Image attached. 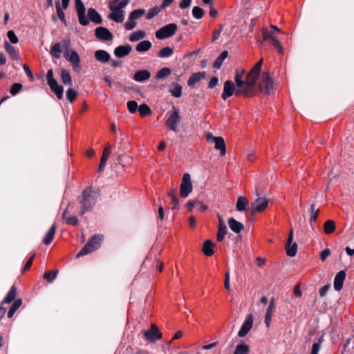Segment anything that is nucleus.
I'll use <instances>...</instances> for the list:
<instances>
[{
  "label": "nucleus",
  "mask_w": 354,
  "mask_h": 354,
  "mask_svg": "<svg viewBox=\"0 0 354 354\" xmlns=\"http://www.w3.org/2000/svg\"><path fill=\"white\" fill-rule=\"evenodd\" d=\"M55 8L58 18L64 24L65 26H67V22L65 19V14L64 12L63 9H62L61 8V5L59 0L55 2Z\"/></svg>",
  "instance_id": "nucleus-39"
},
{
  "label": "nucleus",
  "mask_w": 354,
  "mask_h": 354,
  "mask_svg": "<svg viewBox=\"0 0 354 354\" xmlns=\"http://www.w3.org/2000/svg\"><path fill=\"white\" fill-rule=\"evenodd\" d=\"M151 48V43L148 40H144L140 41L136 46V50L138 52H145L149 50Z\"/></svg>",
  "instance_id": "nucleus-35"
},
{
  "label": "nucleus",
  "mask_w": 354,
  "mask_h": 354,
  "mask_svg": "<svg viewBox=\"0 0 354 354\" xmlns=\"http://www.w3.org/2000/svg\"><path fill=\"white\" fill-rule=\"evenodd\" d=\"M7 37L12 44H17L19 41V39L13 30L8 31Z\"/></svg>",
  "instance_id": "nucleus-56"
},
{
  "label": "nucleus",
  "mask_w": 354,
  "mask_h": 354,
  "mask_svg": "<svg viewBox=\"0 0 354 354\" xmlns=\"http://www.w3.org/2000/svg\"><path fill=\"white\" fill-rule=\"evenodd\" d=\"M227 226L226 225H222L218 226V232L216 234V239L218 241H222L227 234Z\"/></svg>",
  "instance_id": "nucleus-43"
},
{
  "label": "nucleus",
  "mask_w": 354,
  "mask_h": 354,
  "mask_svg": "<svg viewBox=\"0 0 354 354\" xmlns=\"http://www.w3.org/2000/svg\"><path fill=\"white\" fill-rule=\"evenodd\" d=\"M145 35H146V34L144 31H142V30L136 31V32H133L130 35L129 39L131 41H136L141 39H143L145 37Z\"/></svg>",
  "instance_id": "nucleus-44"
},
{
  "label": "nucleus",
  "mask_w": 354,
  "mask_h": 354,
  "mask_svg": "<svg viewBox=\"0 0 354 354\" xmlns=\"http://www.w3.org/2000/svg\"><path fill=\"white\" fill-rule=\"evenodd\" d=\"M56 229H57V225L55 223H54L50 227V228L48 230V231L46 232V234L43 239V242L44 243L45 245H48L52 242V241L54 238L55 234Z\"/></svg>",
  "instance_id": "nucleus-31"
},
{
  "label": "nucleus",
  "mask_w": 354,
  "mask_h": 354,
  "mask_svg": "<svg viewBox=\"0 0 354 354\" xmlns=\"http://www.w3.org/2000/svg\"><path fill=\"white\" fill-rule=\"evenodd\" d=\"M21 304H22L21 299H17L14 301L10 308L12 309L13 310L17 311V310L21 306Z\"/></svg>",
  "instance_id": "nucleus-61"
},
{
  "label": "nucleus",
  "mask_w": 354,
  "mask_h": 354,
  "mask_svg": "<svg viewBox=\"0 0 354 354\" xmlns=\"http://www.w3.org/2000/svg\"><path fill=\"white\" fill-rule=\"evenodd\" d=\"M178 29L176 24H169L164 26L156 32V37L158 39H165L173 36Z\"/></svg>",
  "instance_id": "nucleus-8"
},
{
  "label": "nucleus",
  "mask_w": 354,
  "mask_h": 354,
  "mask_svg": "<svg viewBox=\"0 0 354 354\" xmlns=\"http://www.w3.org/2000/svg\"><path fill=\"white\" fill-rule=\"evenodd\" d=\"M205 72H198L194 73L192 75L188 81L187 84L189 86H193L196 83H198L201 80L205 78Z\"/></svg>",
  "instance_id": "nucleus-29"
},
{
  "label": "nucleus",
  "mask_w": 354,
  "mask_h": 354,
  "mask_svg": "<svg viewBox=\"0 0 354 354\" xmlns=\"http://www.w3.org/2000/svg\"><path fill=\"white\" fill-rule=\"evenodd\" d=\"M193 186L189 174H184L180 185V194L183 198H187L192 192Z\"/></svg>",
  "instance_id": "nucleus-9"
},
{
  "label": "nucleus",
  "mask_w": 354,
  "mask_h": 354,
  "mask_svg": "<svg viewBox=\"0 0 354 354\" xmlns=\"http://www.w3.org/2000/svg\"><path fill=\"white\" fill-rule=\"evenodd\" d=\"M17 288L15 286H12L10 289L9 292L2 301V304H10L17 297Z\"/></svg>",
  "instance_id": "nucleus-32"
},
{
  "label": "nucleus",
  "mask_w": 354,
  "mask_h": 354,
  "mask_svg": "<svg viewBox=\"0 0 354 354\" xmlns=\"http://www.w3.org/2000/svg\"><path fill=\"white\" fill-rule=\"evenodd\" d=\"M322 342V338H320L319 339L318 342H315L313 344L312 348H311L310 354H318L319 353L320 348H321Z\"/></svg>",
  "instance_id": "nucleus-54"
},
{
  "label": "nucleus",
  "mask_w": 354,
  "mask_h": 354,
  "mask_svg": "<svg viewBox=\"0 0 354 354\" xmlns=\"http://www.w3.org/2000/svg\"><path fill=\"white\" fill-rule=\"evenodd\" d=\"M61 80L65 85H72V78L70 73L63 69L61 71Z\"/></svg>",
  "instance_id": "nucleus-36"
},
{
  "label": "nucleus",
  "mask_w": 354,
  "mask_h": 354,
  "mask_svg": "<svg viewBox=\"0 0 354 354\" xmlns=\"http://www.w3.org/2000/svg\"><path fill=\"white\" fill-rule=\"evenodd\" d=\"M88 16L90 20L96 24H101L102 22L101 16L94 8H91L88 10Z\"/></svg>",
  "instance_id": "nucleus-30"
},
{
  "label": "nucleus",
  "mask_w": 354,
  "mask_h": 354,
  "mask_svg": "<svg viewBox=\"0 0 354 354\" xmlns=\"http://www.w3.org/2000/svg\"><path fill=\"white\" fill-rule=\"evenodd\" d=\"M64 57L67 61L71 63L75 68L80 67V57L76 51L67 50L64 53Z\"/></svg>",
  "instance_id": "nucleus-17"
},
{
  "label": "nucleus",
  "mask_w": 354,
  "mask_h": 354,
  "mask_svg": "<svg viewBox=\"0 0 354 354\" xmlns=\"http://www.w3.org/2000/svg\"><path fill=\"white\" fill-rule=\"evenodd\" d=\"M262 39L263 41H268L269 44L272 45L279 53L281 54L283 53V48L281 42L272 31H270L268 29H263Z\"/></svg>",
  "instance_id": "nucleus-7"
},
{
  "label": "nucleus",
  "mask_w": 354,
  "mask_h": 354,
  "mask_svg": "<svg viewBox=\"0 0 354 354\" xmlns=\"http://www.w3.org/2000/svg\"><path fill=\"white\" fill-rule=\"evenodd\" d=\"M151 77V73L147 70H140L136 72L133 75V80L138 82H142L149 80Z\"/></svg>",
  "instance_id": "nucleus-23"
},
{
  "label": "nucleus",
  "mask_w": 354,
  "mask_h": 354,
  "mask_svg": "<svg viewBox=\"0 0 354 354\" xmlns=\"http://www.w3.org/2000/svg\"><path fill=\"white\" fill-rule=\"evenodd\" d=\"M215 245L211 240H206L203 243V252L207 257H211L214 253Z\"/></svg>",
  "instance_id": "nucleus-26"
},
{
  "label": "nucleus",
  "mask_w": 354,
  "mask_h": 354,
  "mask_svg": "<svg viewBox=\"0 0 354 354\" xmlns=\"http://www.w3.org/2000/svg\"><path fill=\"white\" fill-rule=\"evenodd\" d=\"M46 79L48 86L52 92H53L59 100L62 99L64 88L58 84L57 81L53 77V72L52 69L48 71Z\"/></svg>",
  "instance_id": "nucleus-6"
},
{
  "label": "nucleus",
  "mask_w": 354,
  "mask_h": 354,
  "mask_svg": "<svg viewBox=\"0 0 354 354\" xmlns=\"http://www.w3.org/2000/svg\"><path fill=\"white\" fill-rule=\"evenodd\" d=\"M23 88L21 83L13 84L10 88V93L12 95H16Z\"/></svg>",
  "instance_id": "nucleus-49"
},
{
  "label": "nucleus",
  "mask_w": 354,
  "mask_h": 354,
  "mask_svg": "<svg viewBox=\"0 0 354 354\" xmlns=\"http://www.w3.org/2000/svg\"><path fill=\"white\" fill-rule=\"evenodd\" d=\"M310 211H311V215H310V221L312 223V222H315L317 219V217L319 214V209H315V205L314 203H313L310 206Z\"/></svg>",
  "instance_id": "nucleus-51"
},
{
  "label": "nucleus",
  "mask_w": 354,
  "mask_h": 354,
  "mask_svg": "<svg viewBox=\"0 0 354 354\" xmlns=\"http://www.w3.org/2000/svg\"><path fill=\"white\" fill-rule=\"evenodd\" d=\"M257 198L251 203V214H254L257 212H262L268 207L269 199L264 196H261L258 191H256Z\"/></svg>",
  "instance_id": "nucleus-5"
},
{
  "label": "nucleus",
  "mask_w": 354,
  "mask_h": 354,
  "mask_svg": "<svg viewBox=\"0 0 354 354\" xmlns=\"http://www.w3.org/2000/svg\"><path fill=\"white\" fill-rule=\"evenodd\" d=\"M174 53L173 48L171 47L167 46L162 48L158 53V57L161 58L169 57L171 56Z\"/></svg>",
  "instance_id": "nucleus-42"
},
{
  "label": "nucleus",
  "mask_w": 354,
  "mask_h": 354,
  "mask_svg": "<svg viewBox=\"0 0 354 354\" xmlns=\"http://www.w3.org/2000/svg\"><path fill=\"white\" fill-rule=\"evenodd\" d=\"M100 197V192L97 189L88 187L84 189L78 198L80 205L79 214L82 216L92 211Z\"/></svg>",
  "instance_id": "nucleus-2"
},
{
  "label": "nucleus",
  "mask_w": 354,
  "mask_h": 354,
  "mask_svg": "<svg viewBox=\"0 0 354 354\" xmlns=\"http://www.w3.org/2000/svg\"><path fill=\"white\" fill-rule=\"evenodd\" d=\"M250 351L249 346L245 344H240L236 346L234 354H248Z\"/></svg>",
  "instance_id": "nucleus-41"
},
{
  "label": "nucleus",
  "mask_w": 354,
  "mask_h": 354,
  "mask_svg": "<svg viewBox=\"0 0 354 354\" xmlns=\"http://www.w3.org/2000/svg\"><path fill=\"white\" fill-rule=\"evenodd\" d=\"M330 254V251L329 249H324L320 254V258L322 261H324L328 256Z\"/></svg>",
  "instance_id": "nucleus-64"
},
{
  "label": "nucleus",
  "mask_w": 354,
  "mask_h": 354,
  "mask_svg": "<svg viewBox=\"0 0 354 354\" xmlns=\"http://www.w3.org/2000/svg\"><path fill=\"white\" fill-rule=\"evenodd\" d=\"M145 13V10L142 8L136 9L133 10L129 17V21H127L124 24V28L127 30L133 29L137 24L134 21L141 17Z\"/></svg>",
  "instance_id": "nucleus-10"
},
{
  "label": "nucleus",
  "mask_w": 354,
  "mask_h": 354,
  "mask_svg": "<svg viewBox=\"0 0 354 354\" xmlns=\"http://www.w3.org/2000/svg\"><path fill=\"white\" fill-rule=\"evenodd\" d=\"M95 58L102 63H106L109 61L111 56L109 53L104 50H97L95 53Z\"/></svg>",
  "instance_id": "nucleus-28"
},
{
  "label": "nucleus",
  "mask_w": 354,
  "mask_h": 354,
  "mask_svg": "<svg viewBox=\"0 0 354 354\" xmlns=\"http://www.w3.org/2000/svg\"><path fill=\"white\" fill-rule=\"evenodd\" d=\"M77 95V92L72 88H70L66 91V97L71 103L75 100Z\"/></svg>",
  "instance_id": "nucleus-46"
},
{
  "label": "nucleus",
  "mask_w": 354,
  "mask_h": 354,
  "mask_svg": "<svg viewBox=\"0 0 354 354\" xmlns=\"http://www.w3.org/2000/svg\"><path fill=\"white\" fill-rule=\"evenodd\" d=\"M228 225L230 230L236 234L240 233L244 229V225L232 217L228 219Z\"/></svg>",
  "instance_id": "nucleus-22"
},
{
  "label": "nucleus",
  "mask_w": 354,
  "mask_h": 354,
  "mask_svg": "<svg viewBox=\"0 0 354 354\" xmlns=\"http://www.w3.org/2000/svg\"><path fill=\"white\" fill-rule=\"evenodd\" d=\"M69 212V206H68L62 214V218L67 225H77L79 223L77 217L75 216H68V214Z\"/></svg>",
  "instance_id": "nucleus-21"
},
{
  "label": "nucleus",
  "mask_w": 354,
  "mask_h": 354,
  "mask_svg": "<svg viewBox=\"0 0 354 354\" xmlns=\"http://www.w3.org/2000/svg\"><path fill=\"white\" fill-rule=\"evenodd\" d=\"M23 68H24L27 76L30 78V81L33 82L34 81V75H33L31 70L30 69V68L25 64L23 65Z\"/></svg>",
  "instance_id": "nucleus-60"
},
{
  "label": "nucleus",
  "mask_w": 354,
  "mask_h": 354,
  "mask_svg": "<svg viewBox=\"0 0 354 354\" xmlns=\"http://www.w3.org/2000/svg\"><path fill=\"white\" fill-rule=\"evenodd\" d=\"M127 108L131 113H134L138 109V103L134 100L129 101L127 102Z\"/></svg>",
  "instance_id": "nucleus-55"
},
{
  "label": "nucleus",
  "mask_w": 354,
  "mask_h": 354,
  "mask_svg": "<svg viewBox=\"0 0 354 354\" xmlns=\"http://www.w3.org/2000/svg\"><path fill=\"white\" fill-rule=\"evenodd\" d=\"M346 278V272L341 270L335 277L334 279V288L337 291H339L342 289L343 283Z\"/></svg>",
  "instance_id": "nucleus-20"
},
{
  "label": "nucleus",
  "mask_w": 354,
  "mask_h": 354,
  "mask_svg": "<svg viewBox=\"0 0 354 354\" xmlns=\"http://www.w3.org/2000/svg\"><path fill=\"white\" fill-rule=\"evenodd\" d=\"M61 45L59 43H56L55 45H53L50 50V54L55 57L56 59H59L61 57Z\"/></svg>",
  "instance_id": "nucleus-38"
},
{
  "label": "nucleus",
  "mask_w": 354,
  "mask_h": 354,
  "mask_svg": "<svg viewBox=\"0 0 354 354\" xmlns=\"http://www.w3.org/2000/svg\"><path fill=\"white\" fill-rule=\"evenodd\" d=\"M235 87L234 83L230 80H227L224 83L223 91L222 93V98L226 100L228 97H231L234 93L235 94Z\"/></svg>",
  "instance_id": "nucleus-18"
},
{
  "label": "nucleus",
  "mask_w": 354,
  "mask_h": 354,
  "mask_svg": "<svg viewBox=\"0 0 354 354\" xmlns=\"http://www.w3.org/2000/svg\"><path fill=\"white\" fill-rule=\"evenodd\" d=\"M111 153V146L108 145L104 149L98 168V171H102L106 164V161Z\"/></svg>",
  "instance_id": "nucleus-27"
},
{
  "label": "nucleus",
  "mask_w": 354,
  "mask_h": 354,
  "mask_svg": "<svg viewBox=\"0 0 354 354\" xmlns=\"http://www.w3.org/2000/svg\"><path fill=\"white\" fill-rule=\"evenodd\" d=\"M253 326V316L250 314L247 316L245 322L242 324L241 329L239 331V336L241 337H245L248 332L251 330Z\"/></svg>",
  "instance_id": "nucleus-16"
},
{
  "label": "nucleus",
  "mask_w": 354,
  "mask_h": 354,
  "mask_svg": "<svg viewBox=\"0 0 354 354\" xmlns=\"http://www.w3.org/2000/svg\"><path fill=\"white\" fill-rule=\"evenodd\" d=\"M248 200L244 196H239L237 198L236 208L239 212H243L248 205Z\"/></svg>",
  "instance_id": "nucleus-33"
},
{
  "label": "nucleus",
  "mask_w": 354,
  "mask_h": 354,
  "mask_svg": "<svg viewBox=\"0 0 354 354\" xmlns=\"http://www.w3.org/2000/svg\"><path fill=\"white\" fill-rule=\"evenodd\" d=\"M171 70L168 67H163L161 69H160L156 75V78L157 80H161L163 78H165L171 75Z\"/></svg>",
  "instance_id": "nucleus-40"
},
{
  "label": "nucleus",
  "mask_w": 354,
  "mask_h": 354,
  "mask_svg": "<svg viewBox=\"0 0 354 354\" xmlns=\"http://www.w3.org/2000/svg\"><path fill=\"white\" fill-rule=\"evenodd\" d=\"M79 22L82 26H87L89 24V21L86 18L85 13L77 15Z\"/></svg>",
  "instance_id": "nucleus-58"
},
{
  "label": "nucleus",
  "mask_w": 354,
  "mask_h": 354,
  "mask_svg": "<svg viewBox=\"0 0 354 354\" xmlns=\"http://www.w3.org/2000/svg\"><path fill=\"white\" fill-rule=\"evenodd\" d=\"M145 338L150 342H155L162 337V333L156 324H152L150 329L144 331Z\"/></svg>",
  "instance_id": "nucleus-12"
},
{
  "label": "nucleus",
  "mask_w": 354,
  "mask_h": 354,
  "mask_svg": "<svg viewBox=\"0 0 354 354\" xmlns=\"http://www.w3.org/2000/svg\"><path fill=\"white\" fill-rule=\"evenodd\" d=\"M162 10V8L160 6L159 7H154L149 10L147 15V19H151L153 18L155 16H156L160 11Z\"/></svg>",
  "instance_id": "nucleus-48"
},
{
  "label": "nucleus",
  "mask_w": 354,
  "mask_h": 354,
  "mask_svg": "<svg viewBox=\"0 0 354 354\" xmlns=\"http://www.w3.org/2000/svg\"><path fill=\"white\" fill-rule=\"evenodd\" d=\"M75 8L77 15L85 13L86 9L82 0H75Z\"/></svg>",
  "instance_id": "nucleus-53"
},
{
  "label": "nucleus",
  "mask_w": 354,
  "mask_h": 354,
  "mask_svg": "<svg viewBox=\"0 0 354 354\" xmlns=\"http://www.w3.org/2000/svg\"><path fill=\"white\" fill-rule=\"evenodd\" d=\"M274 308V297H272L270 301L268 307L266 310V315L272 316Z\"/></svg>",
  "instance_id": "nucleus-57"
},
{
  "label": "nucleus",
  "mask_w": 354,
  "mask_h": 354,
  "mask_svg": "<svg viewBox=\"0 0 354 354\" xmlns=\"http://www.w3.org/2000/svg\"><path fill=\"white\" fill-rule=\"evenodd\" d=\"M224 286L227 290L230 291L231 290L229 272H226L225 274Z\"/></svg>",
  "instance_id": "nucleus-59"
},
{
  "label": "nucleus",
  "mask_w": 354,
  "mask_h": 354,
  "mask_svg": "<svg viewBox=\"0 0 354 354\" xmlns=\"http://www.w3.org/2000/svg\"><path fill=\"white\" fill-rule=\"evenodd\" d=\"M214 148L220 151V154L223 156L226 153L225 142L223 137L218 136L214 139Z\"/></svg>",
  "instance_id": "nucleus-24"
},
{
  "label": "nucleus",
  "mask_w": 354,
  "mask_h": 354,
  "mask_svg": "<svg viewBox=\"0 0 354 354\" xmlns=\"http://www.w3.org/2000/svg\"><path fill=\"white\" fill-rule=\"evenodd\" d=\"M140 115L141 117L146 116L151 113L150 108L145 104H141L138 108Z\"/></svg>",
  "instance_id": "nucleus-50"
},
{
  "label": "nucleus",
  "mask_w": 354,
  "mask_h": 354,
  "mask_svg": "<svg viewBox=\"0 0 354 354\" xmlns=\"http://www.w3.org/2000/svg\"><path fill=\"white\" fill-rule=\"evenodd\" d=\"M192 15L195 19H200L204 15V10L199 6H194L192 9Z\"/></svg>",
  "instance_id": "nucleus-45"
},
{
  "label": "nucleus",
  "mask_w": 354,
  "mask_h": 354,
  "mask_svg": "<svg viewBox=\"0 0 354 354\" xmlns=\"http://www.w3.org/2000/svg\"><path fill=\"white\" fill-rule=\"evenodd\" d=\"M95 37L101 41H111L113 39V34L104 27H97L95 30Z\"/></svg>",
  "instance_id": "nucleus-15"
},
{
  "label": "nucleus",
  "mask_w": 354,
  "mask_h": 354,
  "mask_svg": "<svg viewBox=\"0 0 354 354\" xmlns=\"http://www.w3.org/2000/svg\"><path fill=\"white\" fill-rule=\"evenodd\" d=\"M227 55H228V53L227 50L223 51L221 53V55L217 57V59L214 61V64H213L214 68H215L216 69H219L221 67V66L223 63V61L226 59Z\"/></svg>",
  "instance_id": "nucleus-34"
},
{
  "label": "nucleus",
  "mask_w": 354,
  "mask_h": 354,
  "mask_svg": "<svg viewBox=\"0 0 354 354\" xmlns=\"http://www.w3.org/2000/svg\"><path fill=\"white\" fill-rule=\"evenodd\" d=\"M129 0H113L109 2V8L111 10L108 19L116 23H122L124 20L125 12L124 8L129 3Z\"/></svg>",
  "instance_id": "nucleus-3"
},
{
  "label": "nucleus",
  "mask_w": 354,
  "mask_h": 354,
  "mask_svg": "<svg viewBox=\"0 0 354 354\" xmlns=\"http://www.w3.org/2000/svg\"><path fill=\"white\" fill-rule=\"evenodd\" d=\"M192 0H182L180 3V8L182 9L187 8L190 6Z\"/></svg>",
  "instance_id": "nucleus-63"
},
{
  "label": "nucleus",
  "mask_w": 354,
  "mask_h": 354,
  "mask_svg": "<svg viewBox=\"0 0 354 354\" xmlns=\"http://www.w3.org/2000/svg\"><path fill=\"white\" fill-rule=\"evenodd\" d=\"M173 113L170 115L165 122V125L171 131L177 132L178 124L180 122V116L178 111L175 106H173Z\"/></svg>",
  "instance_id": "nucleus-11"
},
{
  "label": "nucleus",
  "mask_w": 354,
  "mask_h": 354,
  "mask_svg": "<svg viewBox=\"0 0 354 354\" xmlns=\"http://www.w3.org/2000/svg\"><path fill=\"white\" fill-rule=\"evenodd\" d=\"M218 84V78L217 77H212L208 84L209 88H214Z\"/></svg>",
  "instance_id": "nucleus-62"
},
{
  "label": "nucleus",
  "mask_w": 354,
  "mask_h": 354,
  "mask_svg": "<svg viewBox=\"0 0 354 354\" xmlns=\"http://www.w3.org/2000/svg\"><path fill=\"white\" fill-rule=\"evenodd\" d=\"M293 240V232L290 230L289 236L286 245V254L289 257H295L297 252V244L296 243H292Z\"/></svg>",
  "instance_id": "nucleus-14"
},
{
  "label": "nucleus",
  "mask_w": 354,
  "mask_h": 354,
  "mask_svg": "<svg viewBox=\"0 0 354 354\" xmlns=\"http://www.w3.org/2000/svg\"><path fill=\"white\" fill-rule=\"evenodd\" d=\"M262 64L263 59H261L248 73L245 81L242 80V74H238L235 76L236 85V96H254L257 94L256 82L259 76V89L260 92L266 95H270L274 92V83L269 73L268 72H263L260 75Z\"/></svg>",
  "instance_id": "nucleus-1"
},
{
  "label": "nucleus",
  "mask_w": 354,
  "mask_h": 354,
  "mask_svg": "<svg viewBox=\"0 0 354 354\" xmlns=\"http://www.w3.org/2000/svg\"><path fill=\"white\" fill-rule=\"evenodd\" d=\"M103 239V235L94 234L89 239L87 243L77 254L76 257L79 258L95 251L100 247Z\"/></svg>",
  "instance_id": "nucleus-4"
},
{
  "label": "nucleus",
  "mask_w": 354,
  "mask_h": 354,
  "mask_svg": "<svg viewBox=\"0 0 354 354\" xmlns=\"http://www.w3.org/2000/svg\"><path fill=\"white\" fill-rule=\"evenodd\" d=\"M132 48L130 45L119 46L114 50V55L119 58L124 57L130 54Z\"/></svg>",
  "instance_id": "nucleus-19"
},
{
  "label": "nucleus",
  "mask_w": 354,
  "mask_h": 354,
  "mask_svg": "<svg viewBox=\"0 0 354 354\" xmlns=\"http://www.w3.org/2000/svg\"><path fill=\"white\" fill-rule=\"evenodd\" d=\"M57 270L47 272L44 273V278L46 279L48 282L51 283L57 277Z\"/></svg>",
  "instance_id": "nucleus-47"
},
{
  "label": "nucleus",
  "mask_w": 354,
  "mask_h": 354,
  "mask_svg": "<svg viewBox=\"0 0 354 354\" xmlns=\"http://www.w3.org/2000/svg\"><path fill=\"white\" fill-rule=\"evenodd\" d=\"M293 240V232L290 230L289 236L286 245V254L289 257H295L297 252V244L296 243H292Z\"/></svg>",
  "instance_id": "nucleus-13"
},
{
  "label": "nucleus",
  "mask_w": 354,
  "mask_h": 354,
  "mask_svg": "<svg viewBox=\"0 0 354 354\" xmlns=\"http://www.w3.org/2000/svg\"><path fill=\"white\" fill-rule=\"evenodd\" d=\"M335 230V223L332 220L326 221L324 224V230L326 234L333 233Z\"/></svg>",
  "instance_id": "nucleus-37"
},
{
  "label": "nucleus",
  "mask_w": 354,
  "mask_h": 354,
  "mask_svg": "<svg viewBox=\"0 0 354 354\" xmlns=\"http://www.w3.org/2000/svg\"><path fill=\"white\" fill-rule=\"evenodd\" d=\"M171 95L175 97H180L182 95V86L175 84L173 89L170 90Z\"/></svg>",
  "instance_id": "nucleus-52"
},
{
  "label": "nucleus",
  "mask_w": 354,
  "mask_h": 354,
  "mask_svg": "<svg viewBox=\"0 0 354 354\" xmlns=\"http://www.w3.org/2000/svg\"><path fill=\"white\" fill-rule=\"evenodd\" d=\"M4 47L6 49V51L9 55L10 58L14 60H19V55L18 51L15 49V48L12 46L8 41H6L4 42Z\"/></svg>",
  "instance_id": "nucleus-25"
}]
</instances>
